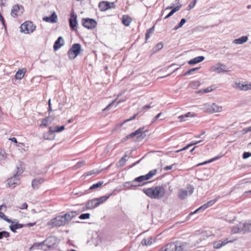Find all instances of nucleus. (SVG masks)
Masks as SVG:
<instances>
[{"label":"nucleus","instance_id":"obj_1","mask_svg":"<svg viewBox=\"0 0 251 251\" xmlns=\"http://www.w3.org/2000/svg\"><path fill=\"white\" fill-rule=\"evenodd\" d=\"M143 191L147 196L155 199H160L164 197L165 193V189L162 186L144 189Z\"/></svg>","mask_w":251,"mask_h":251},{"label":"nucleus","instance_id":"obj_2","mask_svg":"<svg viewBox=\"0 0 251 251\" xmlns=\"http://www.w3.org/2000/svg\"><path fill=\"white\" fill-rule=\"evenodd\" d=\"M57 239L54 236H50L43 242L35 243L34 247H40L43 250L46 251L52 250L56 247Z\"/></svg>","mask_w":251,"mask_h":251},{"label":"nucleus","instance_id":"obj_3","mask_svg":"<svg viewBox=\"0 0 251 251\" xmlns=\"http://www.w3.org/2000/svg\"><path fill=\"white\" fill-rule=\"evenodd\" d=\"M251 231V221L245 223H239L233 226L231 229L232 234H246Z\"/></svg>","mask_w":251,"mask_h":251},{"label":"nucleus","instance_id":"obj_4","mask_svg":"<svg viewBox=\"0 0 251 251\" xmlns=\"http://www.w3.org/2000/svg\"><path fill=\"white\" fill-rule=\"evenodd\" d=\"M81 50V45L79 43H75L72 45L68 51V55L70 59H74L80 53Z\"/></svg>","mask_w":251,"mask_h":251},{"label":"nucleus","instance_id":"obj_5","mask_svg":"<svg viewBox=\"0 0 251 251\" xmlns=\"http://www.w3.org/2000/svg\"><path fill=\"white\" fill-rule=\"evenodd\" d=\"M24 170L22 167H17V172L14 176L7 180L8 184L10 187H14L15 185L18 184L19 181V176L23 173Z\"/></svg>","mask_w":251,"mask_h":251},{"label":"nucleus","instance_id":"obj_6","mask_svg":"<svg viewBox=\"0 0 251 251\" xmlns=\"http://www.w3.org/2000/svg\"><path fill=\"white\" fill-rule=\"evenodd\" d=\"M21 31L26 34L32 33L36 28V26L34 25L31 21H26L21 25L20 26Z\"/></svg>","mask_w":251,"mask_h":251},{"label":"nucleus","instance_id":"obj_7","mask_svg":"<svg viewBox=\"0 0 251 251\" xmlns=\"http://www.w3.org/2000/svg\"><path fill=\"white\" fill-rule=\"evenodd\" d=\"M194 188L192 185H189L187 190L180 189L178 190V197L181 200L185 199L188 195H191L194 192Z\"/></svg>","mask_w":251,"mask_h":251},{"label":"nucleus","instance_id":"obj_8","mask_svg":"<svg viewBox=\"0 0 251 251\" xmlns=\"http://www.w3.org/2000/svg\"><path fill=\"white\" fill-rule=\"evenodd\" d=\"M49 225H51L53 227H59L61 226H65L66 223L62 215L57 216L55 218L50 220L49 222Z\"/></svg>","mask_w":251,"mask_h":251},{"label":"nucleus","instance_id":"obj_9","mask_svg":"<svg viewBox=\"0 0 251 251\" xmlns=\"http://www.w3.org/2000/svg\"><path fill=\"white\" fill-rule=\"evenodd\" d=\"M82 25L88 29L94 28L97 25L96 21L93 19L83 18L82 19Z\"/></svg>","mask_w":251,"mask_h":251},{"label":"nucleus","instance_id":"obj_10","mask_svg":"<svg viewBox=\"0 0 251 251\" xmlns=\"http://www.w3.org/2000/svg\"><path fill=\"white\" fill-rule=\"evenodd\" d=\"M79 213V211H71L63 215V216L66 225H68L73 218L78 215Z\"/></svg>","mask_w":251,"mask_h":251},{"label":"nucleus","instance_id":"obj_11","mask_svg":"<svg viewBox=\"0 0 251 251\" xmlns=\"http://www.w3.org/2000/svg\"><path fill=\"white\" fill-rule=\"evenodd\" d=\"M24 9L23 6L19 4H15L12 7L11 11V15L13 17H16L19 15L23 14Z\"/></svg>","mask_w":251,"mask_h":251},{"label":"nucleus","instance_id":"obj_12","mask_svg":"<svg viewBox=\"0 0 251 251\" xmlns=\"http://www.w3.org/2000/svg\"><path fill=\"white\" fill-rule=\"evenodd\" d=\"M77 16L74 12L71 14V17L69 20V25L72 30H75L78 25L77 21Z\"/></svg>","mask_w":251,"mask_h":251},{"label":"nucleus","instance_id":"obj_13","mask_svg":"<svg viewBox=\"0 0 251 251\" xmlns=\"http://www.w3.org/2000/svg\"><path fill=\"white\" fill-rule=\"evenodd\" d=\"M99 206V203L97 201L96 199H93L88 201L85 204V206L83 208V211L88 209H94Z\"/></svg>","mask_w":251,"mask_h":251},{"label":"nucleus","instance_id":"obj_14","mask_svg":"<svg viewBox=\"0 0 251 251\" xmlns=\"http://www.w3.org/2000/svg\"><path fill=\"white\" fill-rule=\"evenodd\" d=\"M226 68V66L225 64L219 63L212 66L211 68V70L212 71L220 74L221 73L228 72L229 71L225 70Z\"/></svg>","mask_w":251,"mask_h":251},{"label":"nucleus","instance_id":"obj_15","mask_svg":"<svg viewBox=\"0 0 251 251\" xmlns=\"http://www.w3.org/2000/svg\"><path fill=\"white\" fill-rule=\"evenodd\" d=\"M114 2H109L108 1H101L99 4V7L101 11H105L108 9L113 7L111 5H113Z\"/></svg>","mask_w":251,"mask_h":251},{"label":"nucleus","instance_id":"obj_16","mask_svg":"<svg viewBox=\"0 0 251 251\" xmlns=\"http://www.w3.org/2000/svg\"><path fill=\"white\" fill-rule=\"evenodd\" d=\"M205 106L208 108V111L210 113L220 112L222 110V107L217 105L213 103L212 104H205Z\"/></svg>","mask_w":251,"mask_h":251},{"label":"nucleus","instance_id":"obj_17","mask_svg":"<svg viewBox=\"0 0 251 251\" xmlns=\"http://www.w3.org/2000/svg\"><path fill=\"white\" fill-rule=\"evenodd\" d=\"M43 21L50 23H55L57 21V16L55 12H53L50 16L44 17Z\"/></svg>","mask_w":251,"mask_h":251},{"label":"nucleus","instance_id":"obj_18","mask_svg":"<svg viewBox=\"0 0 251 251\" xmlns=\"http://www.w3.org/2000/svg\"><path fill=\"white\" fill-rule=\"evenodd\" d=\"M44 182V179L42 178H36L32 181V186L34 189H37L39 188L40 185Z\"/></svg>","mask_w":251,"mask_h":251},{"label":"nucleus","instance_id":"obj_19","mask_svg":"<svg viewBox=\"0 0 251 251\" xmlns=\"http://www.w3.org/2000/svg\"><path fill=\"white\" fill-rule=\"evenodd\" d=\"M64 45V40L61 36L59 37L53 45V50H57Z\"/></svg>","mask_w":251,"mask_h":251},{"label":"nucleus","instance_id":"obj_20","mask_svg":"<svg viewBox=\"0 0 251 251\" xmlns=\"http://www.w3.org/2000/svg\"><path fill=\"white\" fill-rule=\"evenodd\" d=\"M166 251H182V248L180 245L172 243L168 245Z\"/></svg>","mask_w":251,"mask_h":251},{"label":"nucleus","instance_id":"obj_21","mask_svg":"<svg viewBox=\"0 0 251 251\" xmlns=\"http://www.w3.org/2000/svg\"><path fill=\"white\" fill-rule=\"evenodd\" d=\"M204 59L205 57L203 56H199L189 60L188 63L189 65L196 64L202 62L204 60Z\"/></svg>","mask_w":251,"mask_h":251},{"label":"nucleus","instance_id":"obj_22","mask_svg":"<svg viewBox=\"0 0 251 251\" xmlns=\"http://www.w3.org/2000/svg\"><path fill=\"white\" fill-rule=\"evenodd\" d=\"M65 129V126H54V127H50L49 131L50 135H52L54 132H60L63 131Z\"/></svg>","mask_w":251,"mask_h":251},{"label":"nucleus","instance_id":"obj_23","mask_svg":"<svg viewBox=\"0 0 251 251\" xmlns=\"http://www.w3.org/2000/svg\"><path fill=\"white\" fill-rule=\"evenodd\" d=\"M141 136V127L139 128L136 131L133 132L126 136V139L133 138L135 137L139 138Z\"/></svg>","mask_w":251,"mask_h":251},{"label":"nucleus","instance_id":"obj_24","mask_svg":"<svg viewBox=\"0 0 251 251\" xmlns=\"http://www.w3.org/2000/svg\"><path fill=\"white\" fill-rule=\"evenodd\" d=\"M156 169H153L150 171L147 174L142 175V181L147 180L152 177L156 173Z\"/></svg>","mask_w":251,"mask_h":251},{"label":"nucleus","instance_id":"obj_25","mask_svg":"<svg viewBox=\"0 0 251 251\" xmlns=\"http://www.w3.org/2000/svg\"><path fill=\"white\" fill-rule=\"evenodd\" d=\"M141 182V176L135 178L133 180L131 181V187L133 189H135L137 187L140 186V183Z\"/></svg>","mask_w":251,"mask_h":251},{"label":"nucleus","instance_id":"obj_26","mask_svg":"<svg viewBox=\"0 0 251 251\" xmlns=\"http://www.w3.org/2000/svg\"><path fill=\"white\" fill-rule=\"evenodd\" d=\"M25 226L24 225L19 224L18 222L16 223L14 225H11L9 226L10 230L13 232H16L17 229L23 228Z\"/></svg>","mask_w":251,"mask_h":251},{"label":"nucleus","instance_id":"obj_27","mask_svg":"<svg viewBox=\"0 0 251 251\" xmlns=\"http://www.w3.org/2000/svg\"><path fill=\"white\" fill-rule=\"evenodd\" d=\"M247 36H243L239 38L236 39L233 41V43L236 44L241 45L245 43L248 40Z\"/></svg>","mask_w":251,"mask_h":251},{"label":"nucleus","instance_id":"obj_28","mask_svg":"<svg viewBox=\"0 0 251 251\" xmlns=\"http://www.w3.org/2000/svg\"><path fill=\"white\" fill-rule=\"evenodd\" d=\"M152 238L151 236L144 238V239H142V246L151 245L152 244Z\"/></svg>","mask_w":251,"mask_h":251},{"label":"nucleus","instance_id":"obj_29","mask_svg":"<svg viewBox=\"0 0 251 251\" xmlns=\"http://www.w3.org/2000/svg\"><path fill=\"white\" fill-rule=\"evenodd\" d=\"M25 70L24 69L19 70L15 75V78L17 79H21L24 76Z\"/></svg>","mask_w":251,"mask_h":251},{"label":"nucleus","instance_id":"obj_30","mask_svg":"<svg viewBox=\"0 0 251 251\" xmlns=\"http://www.w3.org/2000/svg\"><path fill=\"white\" fill-rule=\"evenodd\" d=\"M131 21V18L127 16V15H124L122 17V23L123 24L126 25V26H128Z\"/></svg>","mask_w":251,"mask_h":251},{"label":"nucleus","instance_id":"obj_31","mask_svg":"<svg viewBox=\"0 0 251 251\" xmlns=\"http://www.w3.org/2000/svg\"><path fill=\"white\" fill-rule=\"evenodd\" d=\"M240 90H248L251 89V84H238L237 86Z\"/></svg>","mask_w":251,"mask_h":251},{"label":"nucleus","instance_id":"obj_32","mask_svg":"<svg viewBox=\"0 0 251 251\" xmlns=\"http://www.w3.org/2000/svg\"><path fill=\"white\" fill-rule=\"evenodd\" d=\"M51 121L52 120H51L50 118L46 117L42 120L40 126L46 127L47 125L51 123Z\"/></svg>","mask_w":251,"mask_h":251},{"label":"nucleus","instance_id":"obj_33","mask_svg":"<svg viewBox=\"0 0 251 251\" xmlns=\"http://www.w3.org/2000/svg\"><path fill=\"white\" fill-rule=\"evenodd\" d=\"M110 196H102V197H100L99 198H95L96 200H97V201L99 203V206L103 203L104 202H105L109 198Z\"/></svg>","mask_w":251,"mask_h":251},{"label":"nucleus","instance_id":"obj_34","mask_svg":"<svg viewBox=\"0 0 251 251\" xmlns=\"http://www.w3.org/2000/svg\"><path fill=\"white\" fill-rule=\"evenodd\" d=\"M144 127H142V139L145 138V140H147L148 137L150 136L151 132L149 130H143Z\"/></svg>","mask_w":251,"mask_h":251},{"label":"nucleus","instance_id":"obj_35","mask_svg":"<svg viewBox=\"0 0 251 251\" xmlns=\"http://www.w3.org/2000/svg\"><path fill=\"white\" fill-rule=\"evenodd\" d=\"M200 67H196L189 69V70L187 71L185 73L182 74L181 76L189 75H191L192 72L198 70L199 69H200Z\"/></svg>","mask_w":251,"mask_h":251},{"label":"nucleus","instance_id":"obj_36","mask_svg":"<svg viewBox=\"0 0 251 251\" xmlns=\"http://www.w3.org/2000/svg\"><path fill=\"white\" fill-rule=\"evenodd\" d=\"M154 31V27H152L148 29L145 35V40L147 41V40L150 38V35L152 34Z\"/></svg>","mask_w":251,"mask_h":251},{"label":"nucleus","instance_id":"obj_37","mask_svg":"<svg viewBox=\"0 0 251 251\" xmlns=\"http://www.w3.org/2000/svg\"><path fill=\"white\" fill-rule=\"evenodd\" d=\"M126 155H125L124 156L122 157L121 159L117 162V166L118 167H122L125 164L126 162Z\"/></svg>","mask_w":251,"mask_h":251},{"label":"nucleus","instance_id":"obj_38","mask_svg":"<svg viewBox=\"0 0 251 251\" xmlns=\"http://www.w3.org/2000/svg\"><path fill=\"white\" fill-rule=\"evenodd\" d=\"M236 239H230L229 238L225 239L224 240H220V242L222 243V246H224L228 243H232Z\"/></svg>","mask_w":251,"mask_h":251},{"label":"nucleus","instance_id":"obj_39","mask_svg":"<svg viewBox=\"0 0 251 251\" xmlns=\"http://www.w3.org/2000/svg\"><path fill=\"white\" fill-rule=\"evenodd\" d=\"M103 183V181H99L96 183L93 184L90 187V190H93L99 188Z\"/></svg>","mask_w":251,"mask_h":251},{"label":"nucleus","instance_id":"obj_40","mask_svg":"<svg viewBox=\"0 0 251 251\" xmlns=\"http://www.w3.org/2000/svg\"><path fill=\"white\" fill-rule=\"evenodd\" d=\"M213 247L214 249H219L223 247L222 243L220 242V240L215 241L213 243Z\"/></svg>","mask_w":251,"mask_h":251},{"label":"nucleus","instance_id":"obj_41","mask_svg":"<svg viewBox=\"0 0 251 251\" xmlns=\"http://www.w3.org/2000/svg\"><path fill=\"white\" fill-rule=\"evenodd\" d=\"M163 47V44L161 42L157 43L155 47L153 49V52H156L161 50Z\"/></svg>","mask_w":251,"mask_h":251},{"label":"nucleus","instance_id":"obj_42","mask_svg":"<svg viewBox=\"0 0 251 251\" xmlns=\"http://www.w3.org/2000/svg\"><path fill=\"white\" fill-rule=\"evenodd\" d=\"M215 88L213 86L208 87L205 89L200 90V92H202L203 93H207L211 92Z\"/></svg>","mask_w":251,"mask_h":251},{"label":"nucleus","instance_id":"obj_43","mask_svg":"<svg viewBox=\"0 0 251 251\" xmlns=\"http://www.w3.org/2000/svg\"><path fill=\"white\" fill-rule=\"evenodd\" d=\"M219 198H220V196H218L216 198L206 202V203L208 207H209L212 206L218 201V200Z\"/></svg>","mask_w":251,"mask_h":251},{"label":"nucleus","instance_id":"obj_44","mask_svg":"<svg viewBox=\"0 0 251 251\" xmlns=\"http://www.w3.org/2000/svg\"><path fill=\"white\" fill-rule=\"evenodd\" d=\"M90 214L88 213L81 214L79 216V219L81 220L88 219L90 218Z\"/></svg>","mask_w":251,"mask_h":251},{"label":"nucleus","instance_id":"obj_45","mask_svg":"<svg viewBox=\"0 0 251 251\" xmlns=\"http://www.w3.org/2000/svg\"><path fill=\"white\" fill-rule=\"evenodd\" d=\"M9 236V233L6 231H2L0 232V239H2L3 237H8Z\"/></svg>","mask_w":251,"mask_h":251},{"label":"nucleus","instance_id":"obj_46","mask_svg":"<svg viewBox=\"0 0 251 251\" xmlns=\"http://www.w3.org/2000/svg\"><path fill=\"white\" fill-rule=\"evenodd\" d=\"M138 116V114H134L132 116H131L130 118L125 120L123 123L121 124V126L123 124L127 123V122H129L133 119H135L137 116Z\"/></svg>","mask_w":251,"mask_h":251},{"label":"nucleus","instance_id":"obj_47","mask_svg":"<svg viewBox=\"0 0 251 251\" xmlns=\"http://www.w3.org/2000/svg\"><path fill=\"white\" fill-rule=\"evenodd\" d=\"M181 6H182L181 4H178L175 7H173L171 11L174 14L175 12L178 11L180 9Z\"/></svg>","mask_w":251,"mask_h":251},{"label":"nucleus","instance_id":"obj_48","mask_svg":"<svg viewBox=\"0 0 251 251\" xmlns=\"http://www.w3.org/2000/svg\"><path fill=\"white\" fill-rule=\"evenodd\" d=\"M6 157L5 152L3 151H0V160H4Z\"/></svg>","mask_w":251,"mask_h":251},{"label":"nucleus","instance_id":"obj_49","mask_svg":"<svg viewBox=\"0 0 251 251\" xmlns=\"http://www.w3.org/2000/svg\"><path fill=\"white\" fill-rule=\"evenodd\" d=\"M250 156H251V152H244L242 155L244 159H247Z\"/></svg>","mask_w":251,"mask_h":251},{"label":"nucleus","instance_id":"obj_50","mask_svg":"<svg viewBox=\"0 0 251 251\" xmlns=\"http://www.w3.org/2000/svg\"><path fill=\"white\" fill-rule=\"evenodd\" d=\"M196 2H197V0H193L189 4V5L188 6V7H189V9H191L192 8H193L195 6V4L196 3Z\"/></svg>","mask_w":251,"mask_h":251},{"label":"nucleus","instance_id":"obj_51","mask_svg":"<svg viewBox=\"0 0 251 251\" xmlns=\"http://www.w3.org/2000/svg\"><path fill=\"white\" fill-rule=\"evenodd\" d=\"M161 114H162V113L160 112V113H158L157 115H156L155 117H154L152 119L151 123H153L154 122H155L156 121V120L160 117Z\"/></svg>","mask_w":251,"mask_h":251},{"label":"nucleus","instance_id":"obj_52","mask_svg":"<svg viewBox=\"0 0 251 251\" xmlns=\"http://www.w3.org/2000/svg\"><path fill=\"white\" fill-rule=\"evenodd\" d=\"M176 163H174V164L170 165V166H167L164 168V170L165 171H168L170 170L173 169V167L174 166H176Z\"/></svg>","mask_w":251,"mask_h":251},{"label":"nucleus","instance_id":"obj_53","mask_svg":"<svg viewBox=\"0 0 251 251\" xmlns=\"http://www.w3.org/2000/svg\"><path fill=\"white\" fill-rule=\"evenodd\" d=\"M84 161L78 162L76 164V165L75 166V168H80L84 165Z\"/></svg>","mask_w":251,"mask_h":251},{"label":"nucleus","instance_id":"obj_54","mask_svg":"<svg viewBox=\"0 0 251 251\" xmlns=\"http://www.w3.org/2000/svg\"><path fill=\"white\" fill-rule=\"evenodd\" d=\"M151 102L149 104H147V105H144L143 106H142V111L151 108L152 107L151 106Z\"/></svg>","mask_w":251,"mask_h":251},{"label":"nucleus","instance_id":"obj_55","mask_svg":"<svg viewBox=\"0 0 251 251\" xmlns=\"http://www.w3.org/2000/svg\"><path fill=\"white\" fill-rule=\"evenodd\" d=\"M186 19L184 18L181 19L180 20L179 23L178 24V26H180V27L182 26V25L186 23Z\"/></svg>","mask_w":251,"mask_h":251},{"label":"nucleus","instance_id":"obj_56","mask_svg":"<svg viewBox=\"0 0 251 251\" xmlns=\"http://www.w3.org/2000/svg\"><path fill=\"white\" fill-rule=\"evenodd\" d=\"M208 207L207 205L205 203L199 207V210H201V211H203V210H205L206 209H207Z\"/></svg>","mask_w":251,"mask_h":251},{"label":"nucleus","instance_id":"obj_57","mask_svg":"<svg viewBox=\"0 0 251 251\" xmlns=\"http://www.w3.org/2000/svg\"><path fill=\"white\" fill-rule=\"evenodd\" d=\"M131 181L126 182L124 184V186H125V187H126V188L132 189V188L131 187Z\"/></svg>","mask_w":251,"mask_h":251},{"label":"nucleus","instance_id":"obj_58","mask_svg":"<svg viewBox=\"0 0 251 251\" xmlns=\"http://www.w3.org/2000/svg\"><path fill=\"white\" fill-rule=\"evenodd\" d=\"M242 131L244 133H246L249 131H251V126L243 129Z\"/></svg>","mask_w":251,"mask_h":251},{"label":"nucleus","instance_id":"obj_59","mask_svg":"<svg viewBox=\"0 0 251 251\" xmlns=\"http://www.w3.org/2000/svg\"><path fill=\"white\" fill-rule=\"evenodd\" d=\"M27 207H28V205L26 203H24L21 207H20V209H26L27 208Z\"/></svg>","mask_w":251,"mask_h":251},{"label":"nucleus","instance_id":"obj_60","mask_svg":"<svg viewBox=\"0 0 251 251\" xmlns=\"http://www.w3.org/2000/svg\"><path fill=\"white\" fill-rule=\"evenodd\" d=\"M211 163V162H210V159H209L208 160H207V161H205L204 162H203L202 163H199L197 165V166H202V165H205L207 163Z\"/></svg>","mask_w":251,"mask_h":251},{"label":"nucleus","instance_id":"obj_61","mask_svg":"<svg viewBox=\"0 0 251 251\" xmlns=\"http://www.w3.org/2000/svg\"><path fill=\"white\" fill-rule=\"evenodd\" d=\"M211 163V162H210V159H209L208 160H207V161H205L204 162H203L202 163H199L197 165V166H202V165H205L207 163Z\"/></svg>","mask_w":251,"mask_h":251},{"label":"nucleus","instance_id":"obj_62","mask_svg":"<svg viewBox=\"0 0 251 251\" xmlns=\"http://www.w3.org/2000/svg\"><path fill=\"white\" fill-rule=\"evenodd\" d=\"M220 158V156H215V157H213V158H212L211 159H210V162H211H211H213L214 161H216V160L219 159Z\"/></svg>","mask_w":251,"mask_h":251},{"label":"nucleus","instance_id":"obj_63","mask_svg":"<svg viewBox=\"0 0 251 251\" xmlns=\"http://www.w3.org/2000/svg\"><path fill=\"white\" fill-rule=\"evenodd\" d=\"M205 131H202L201 134L195 135V137L196 138H200L202 135L205 134Z\"/></svg>","mask_w":251,"mask_h":251},{"label":"nucleus","instance_id":"obj_64","mask_svg":"<svg viewBox=\"0 0 251 251\" xmlns=\"http://www.w3.org/2000/svg\"><path fill=\"white\" fill-rule=\"evenodd\" d=\"M173 15V14L172 13L171 11H170L164 18V19L166 20L171 16H172Z\"/></svg>","mask_w":251,"mask_h":251}]
</instances>
